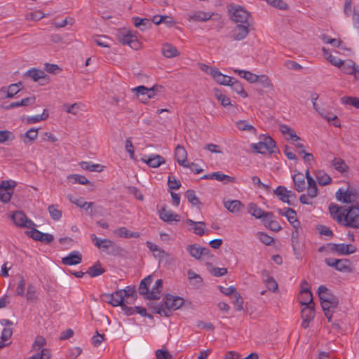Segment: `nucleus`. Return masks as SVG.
<instances>
[{"instance_id": "21", "label": "nucleus", "mask_w": 359, "mask_h": 359, "mask_svg": "<svg viewBox=\"0 0 359 359\" xmlns=\"http://www.w3.org/2000/svg\"><path fill=\"white\" fill-rule=\"evenodd\" d=\"M163 288V280L158 279L155 281L151 290H149L145 297L149 299H158Z\"/></svg>"}, {"instance_id": "3", "label": "nucleus", "mask_w": 359, "mask_h": 359, "mask_svg": "<svg viewBox=\"0 0 359 359\" xmlns=\"http://www.w3.org/2000/svg\"><path fill=\"white\" fill-rule=\"evenodd\" d=\"M116 37L119 43L128 45L133 50H139L142 48V43L137 39L136 35L126 29L118 30Z\"/></svg>"}, {"instance_id": "26", "label": "nucleus", "mask_w": 359, "mask_h": 359, "mask_svg": "<svg viewBox=\"0 0 359 359\" xmlns=\"http://www.w3.org/2000/svg\"><path fill=\"white\" fill-rule=\"evenodd\" d=\"M186 223L191 227L189 228L190 231H192L195 234L202 236L205 233V224L203 222H194L191 219H187Z\"/></svg>"}, {"instance_id": "9", "label": "nucleus", "mask_w": 359, "mask_h": 359, "mask_svg": "<svg viewBox=\"0 0 359 359\" xmlns=\"http://www.w3.org/2000/svg\"><path fill=\"white\" fill-rule=\"evenodd\" d=\"M344 12L347 17L352 13L353 26L359 33V6H354L352 11L351 0H346Z\"/></svg>"}, {"instance_id": "7", "label": "nucleus", "mask_w": 359, "mask_h": 359, "mask_svg": "<svg viewBox=\"0 0 359 359\" xmlns=\"http://www.w3.org/2000/svg\"><path fill=\"white\" fill-rule=\"evenodd\" d=\"M17 186L15 181L2 180L0 183V201L3 203L10 202L13 194L14 188Z\"/></svg>"}, {"instance_id": "46", "label": "nucleus", "mask_w": 359, "mask_h": 359, "mask_svg": "<svg viewBox=\"0 0 359 359\" xmlns=\"http://www.w3.org/2000/svg\"><path fill=\"white\" fill-rule=\"evenodd\" d=\"M213 92L215 98L221 103L223 107H226L231 104L230 99L224 94H223L219 89L214 88Z\"/></svg>"}, {"instance_id": "16", "label": "nucleus", "mask_w": 359, "mask_h": 359, "mask_svg": "<svg viewBox=\"0 0 359 359\" xmlns=\"http://www.w3.org/2000/svg\"><path fill=\"white\" fill-rule=\"evenodd\" d=\"M141 161L151 168H156L165 163V159L158 154H150L144 156Z\"/></svg>"}, {"instance_id": "23", "label": "nucleus", "mask_w": 359, "mask_h": 359, "mask_svg": "<svg viewBox=\"0 0 359 359\" xmlns=\"http://www.w3.org/2000/svg\"><path fill=\"white\" fill-rule=\"evenodd\" d=\"M273 193L280 200L288 204L290 203V198L294 196V194L292 191L287 189L283 186H278L273 191Z\"/></svg>"}, {"instance_id": "35", "label": "nucleus", "mask_w": 359, "mask_h": 359, "mask_svg": "<svg viewBox=\"0 0 359 359\" xmlns=\"http://www.w3.org/2000/svg\"><path fill=\"white\" fill-rule=\"evenodd\" d=\"M162 53L167 58H172L179 55L177 49L170 43L163 44L162 46Z\"/></svg>"}, {"instance_id": "45", "label": "nucleus", "mask_w": 359, "mask_h": 359, "mask_svg": "<svg viewBox=\"0 0 359 359\" xmlns=\"http://www.w3.org/2000/svg\"><path fill=\"white\" fill-rule=\"evenodd\" d=\"M298 299L302 306L314 305L311 292H299Z\"/></svg>"}, {"instance_id": "39", "label": "nucleus", "mask_w": 359, "mask_h": 359, "mask_svg": "<svg viewBox=\"0 0 359 359\" xmlns=\"http://www.w3.org/2000/svg\"><path fill=\"white\" fill-rule=\"evenodd\" d=\"M315 176L318 183L321 186L327 185L332 181L330 176L322 170L316 171Z\"/></svg>"}, {"instance_id": "53", "label": "nucleus", "mask_w": 359, "mask_h": 359, "mask_svg": "<svg viewBox=\"0 0 359 359\" xmlns=\"http://www.w3.org/2000/svg\"><path fill=\"white\" fill-rule=\"evenodd\" d=\"M314 317V305L304 306L302 309V319L312 320Z\"/></svg>"}, {"instance_id": "13", "label": "nucleus", "mask_w": 359, "mask_h": 359, "mask_svg": "<svg viewBox=\"0 0 359 359\" xmlns=\"http://www.w3.org/2000/svg\"><path fill=\"white\" fill-rule=\"evenodd\" d=\"M249 18V13L245 11L243 7L236 6L233 8L231 19L236 22H240L242 25H247L248 19Z\"/></svg>"}, {"instance_id": "32", "label": "nucleus", "mask_w": 359, "mask_h": 359, "mask_svg": "<svg viewBox=\"0 0 359 359\" xmlns=\"http://www.w3.org/2000/svg\"><path fill=\"white\" fill-rule=\"evenodd\" d=\"M230 83L231 84L228 85L227 86H230L233 91L236 93L243 98L248 97V93L244 90V88L240 81L234 78H232V81Z\"/></svg>"}, {"instance_id": "41", "label": "nucleus", "mask_w": 359, "mask_h": 359, "mask_svg": "<svg viewBox=\"0 0 359 359\" xmlns=\"http://www.w3.org/2000/svg\"><path fill=\"white\" fill-rule=\"evenodd\" d=\"M320 304H321V306H322L323 309L325 311V316L329 320H330L331 316H332L330 309H334L337 307V306L338 304L337 300L334 299V300H330V301H327V302H320Z\"/></svg>"}, {"instance_id": "22", "label": "nucleus", "mask_w": 359, "mask_h": 359, "mask_svg": "<svg viewBox=\"0 0 359 359\" xmlns=\"http://www.w3.org/2000/svg\"><path fill=\"white\" fill-rule=\"evenodd\" d=\"M159 217L161 219L168 223L179 222L180 219V217L178 214L165 208H162L159 211Z\"/></svg>"}, {"instance_id": "51", "label": "nucleus", "mask_w": 359, "mask_h": 359, "mask_svg": "<svg viewBox=\"0 0 359 359\" xmlns=\"http://www.w3.org/2000/svg\"><path fill=\"white\" fill-rule=\"evenodd\" d=\"M114 233L119 237L123 238H137L139 236L138 233L131 232L125 227L119 228L118 229L116 230Z\"/></svg>"}, {"instance_id": "19", "label": "nucleus", "mask_w": 359, "mask_h": 359, "mask_svg": "<svg viewBox=\"0 0 359 359\" xmlns=\"http://www.w3.org/2000/svg\"><path fill=\"white\" fill-rule=\"evenodd\" d=\"M224 207L231 213L238 214L244 208V204L239 200L224 199Z\"/></svg>"}, {"instance_id": "5", "label": "nucleus", "mask_w": 359, "mask_h": 359, "mask_svg": "<svg viewBox=\"0 0 359 359\" xmlns=\"http://www.w3.org/2000/svg\"><path fill=\"white\" fill-rule=\"evenodd\" d=\"M335 195L337 199L341 202L353 203L359 198V189L350 186L346 189L339 188Z\"/></svg>"}, {"instance_id": "63", "label": "nucleus", "mask_w": 359, "mask_h": 359, "mask_svg": "<svg viewBox=\"0 0 359 359\" xmlns=\"http://www.w3.org/2000/svg\"><path fill=\"white\" fill-rule=\"evenodd\" d=\"M163 87L161 86L155 85L151 88H147V100L149 101L150 99L154 98L158 93H161L163 90Z\"/></svg>"}, {"instance_id": "28", "label": "nucleus", "mask_w": 359, "mask_h": 359, "mask_svg": "<svg viewBox=\"0 0 359 359\" xmlns=\"http://www.w3.org/2000/svg\"><path fill=\"white\" fill-rule=\"evenodd\" d=\"M294 189L298 192H302L306 188L305 177L302 172H297L292 176Z\"/></svg>"}, {"instance_id": "31", "label": "nucleus", "mask_w": 359, "mask_h": 359, "mask_svg": "<svg viewBox=\"0 0 359 359\" xmlns=\"http://www.w3.org/2000/svg\"><path fill=\"white\" fill-rule=\"evenodd\" d=\"M146 244L147 248L153 252L154 256L156 258L161 259L168 256V254L160 248L157 245L149 241H147Z\"/></svg>"}, {"instance_id": "10", "label": "nucleus", "mask_w": 359, "mask_h": 359, "mask_svg": "<svg viewBox=\"0 0 359 359\" xmlns=\"http://www.w3.org/2000/svg\"><path fill=\"white\" fill-rule=\"evenodd\" d=\"M14 224L22 228H32L35 226L34 223L29 219L27 215L22 211H16L11 216Z\"/></svg>"}, {"instance_id": "12", "label": "nucleus", "mask_w": 359, "mask_h": 359, "mask_svg": "<svg viewBox=\"0 0 359 359\" xmlns=\"http://www.w3.org/2000/svg\"><path fill=\"white\" fill-rule=\"evenodd\" d=\"M25 74L33 79L34 81H39L41 85H46L49 83V76L41 69L33 68L28 70Z\"/></svg>"}, {"instance_id": "48", "label": "nucleus", "mask_w": 359, "mask_h": 359, "mask_svg": "<svg viewBox=\"0 0 359 359\" xmlns=\"http://www.w3.org/2000/svg\"><path fill=\"white\" fill-rule=\"evenodd\" d=\"M332 165L337 171L341 173L347 172L348 169V166L346 165L345 161L340 158H334L332 161Z\"/></svg>"}, {"instance_id": "30", "label": "nucleus", "mask_w": 359, "mask_h": 359, "mask_svg": "<svg viewBox=\"0 0 359 359\" xmlns=\"http://www.w3.org/2000/svg\"><path fill=\"white\" fill-rule=\"evenodd\" d=\"M211 17L212 13H210L197 11L190 14L189 20L195 22H203L209 20Z\"/></svg>"}, {"instance_id": "55", "label": "nucleus", "mask_w": 359, "mask_h": 359, "mask_svg": "<svg viewBox=\"0 0 359 359\" xmlns=\"http://www.w3.org/2000/svg\"><path fill=\"white\" fill-rule=\"evenodd\" d=\"M307 194L312 198L317 197L318 194V189L317 187L316 182L314 180L310 179V182L307 183Z\"/></svg>"}, {"instance_id": "6", "label": "nucleus", "mask_w": 359, "mask_h": 359, "mask_svg": "<svg viewBox=\"0 0 359 359\" xmlns=\"http://www.w3.org/2000/svg\"><path fill=\"white\" fill-rule=\"evenodd\" d=\"M251 148L256 152L265 154L266 152H274L276 143L274 140L269 136H263L262 140L257 143H252Z\"/></svg>"}, {"instance_id": "11", "label": "nucleus", "mask_w": 359, "mask_h": 359, "mask_svg": "<svg viewBox=\"0 0 359 359\" xmlns=\"http://www.w3.org/2000/svg\"><path fill=\"white\" fill-rule=\"evenodd\" d=\"M278 212L279 215L285 217L294 229L299 230L300 229V222L297 219V213L293 209L290 208L278 209Z\"/></svg>"}, {"instance_id": "20", "label": "nucleus", "mask_w": 359, "mask_h": 359, "mask_svg": "<svg viewBox=\"0 0 359 359\" xmlns=\"http://www.w3.org/2000/svg\"><path fill=\"white\" fill-rule=\"evenodd\" d=\"M175 156L178 164L183 167H189L187 162V153L184 147L177 145L175 150Z\"/></svg>"}, {"instance_id": "54", "label": "nucleus", "mask_w": 359, "mask_h": 359, "mask_svg": "<svg viewBox=\"0 0 359 359\" xmlns=\"http://www.w3.org/2000/svg\"><path fill=\"white\" fill-rule=\"evenodd\" d=\"M133 22L136 27L140 28L141 30H144L147 29L148 27L151 26V22L147 18H140L139 17L133 18Z\"/></svg>"}, {"instance_id": "33", "label": "nucleus", "mask_w": 359, "mask_h": 359, "mask_svg": "<svg viewBox=\"0 0 359 359\" xmlns=\"http://www.w3.org/2000/svg\"><path fill=\"white\" fill-rule=\"evenodd\" d=\"M233 72L237 74L240 77L245 79L249 83H253L257 82V75L243 69H233Z\"/></svg>"}, {"instance_id": "36", "label": "nucleus", "mask_w": 359, "mask_h": 359, "mask_svg": "<svg viewBox=\"0 0 359 359\" xmlns=\"http://www.w3.org/2000/svg\"><path fill=\"white\" fill-rule=\"evenodd\" d=\"M358 66L351 60L343 61L341 66L342 72L346 74L353 75L355 69Z\"/></svg>"}, {"instance_id": "59", "label": "nucleus", "mask_w": 359, "mask_h": 359, "mask_svg": "<svg viewBox=\"0 0 359 359\" xmlns=\"http://www.w3.org/2000/svg\"><path fill=\"white\" fill-rule=\"evenodd\" d=\"M94 41L96 43V44L99 46H102L105 48H110V39L106 36L100 35V36H96L93 39Z\"/></svg>"}, {"instance_id": "49", "label": "nucleus", "mask_w": 359, "mask_h": 359, "mask_svg": "<svg viewBox=\"0 0 359 359\" xmlns=\"http://www.w3.org/2000/svg\"><path fill=\"white\" fill-rule=\"evenodd\" d=\"M79 165L83 170H89V171H96L101 172L102 170L103 166L100 164H93L90 162L82 161L79 163Z\"/></svg>"}, {"instance_id": "38", "label": "nucleus", "mask_w": 359, "mask_h": 359, "mask_svg": "<svg viewBox=\"0 0 359 359\" xmlns=\"http://www.w3.org/2000/svg\"><path fill=\"white\" fill-rule=\"evenodd\" d=\"M236 126L241 131H247L254 135L257 134V129L246 120L236 121Z\"/></svg>"}, {"instance_id": "14", "label": "nucleus", "mask_w": 359, "mask_h": 359, "mask_svg": "<svg viewBox=\"0 0 359 359\" xmlns=\"http://www.w3.org/2000/svg\"><path fill=\"white\" fill-rule=\"evenodd\" d=\"M248 212L257 219H271L272 213L262 210L257 204L250 203L248 205Z\"/></svg>"}, {"instance_id": "17", "label": "nucleus", "mask_w": 359, "mask_h": 359, "mask_svg": "<svg viewBox=\"0 0 359 359\" xmlns=\"http://www.w3.org/2000/svg\"><path fill=\"white\" fill-rule=\"evenodd\" d=\"M325 263L332 267H334L337 270L342 272L349 271V262L347 259H337L333 258H327Z\"/></svg>"}, {"instance_id": "64", "label": "nucleus", "mask_w": 359, "mask_h": 359, "mask_svg": "<svg viewBox=\"0 0 359 359\" xmlns=\"http://www.w3.org/2000/svg\"><path fill=\"white\" fill-rule=\"evenodd\" d=\"M51 357L50 351L48 348H42L40 353H36L28 359H50Z\"/></svg>"}, {"instance_id": "40", "label": "nucleus", "mask_w": 359, "mask_h": 359, "mask_svg": "<svg viewBox=\"0 0 359 359\" xmlns=\"http://www.w3.org/2000/svg\"><path fill=\"white\" fill-rule=\"evenodd\" d=\"M122 311L126 314L127 316H132L135 313L140 314L142 316H145L147 315V310L144 308L140 307V306H135L133 307H129L126 305L122 306Z\"/></svg>"}, {"instance_id": "4", "label": "nucleus", "mask_w": 359, "mask_h": 359, "mask_svg": "<svg viewBox=\"0 0 359 359\" xmlns=\"http://www.w3.org/2000/svg\"><path fill=\"white\" fill-rule=\"evenodd\" d=\"M184 304V299L178 296L167 294L165 297L164 304L166 309L163 308L158 309V313L160 315L170 316L172 311L180 309Z\"/></svg>"}, {"instance_id": "57", "label": "nucleus", "mask_w": 359, "mask_h": 359, "mask_svg": "<svg viewBox=\"0 0 359 359\" xmlns=\"http://www.w3.org/2000/svg\"><path fill=\"white\" fill-rule=\"evenodd\" d=\"M68 198L72 203L76 204L78 207L80 208H85V205H87V209H89L93 205V203L84 202L82 198H76L72 195H68Z\"/></svg>"}, {"instance_id": "58", "label": "nucleus", "mask_w": 359, "mask_h": 359, "mask_svg": "<svg viewBox=\"0 0 359 359\" xmlns=\"http://www.w3.org/2000/svg\"><path fill=\"white\" fill-rule=\"evenodd\" d=\"M116 297H114V306H121L122 309V306L125 305L123 304L124 299L126 297L125 295V292L123 290H116L115 292Z\"/></svg>"}, {"instance_id": "8", "label": "nucleus", "mask_w": 359, "mask_h": 359, "mask_svg": "<svg viewBox=\"0 0 359 359\" xmlns=\"http://www.w3.org/2000/svg\"><path fill=\"white\" fill-rule=\"evenodd\" d=\"M327 250L339 255H347L355 252V248L351 244L345 243H329Z\"/></svg>"}, {"instance_id": "25", "label": "nucleus", "mask_w": 359, "mask_h": 359, "mask_svg": "<svg viewBox=\"0 0 359 359\" xmlns=\"http://www.w3.org/2000/svg\"><path fill=\"white\" fill-rule=\"evenodd\" d=\"M81 261L82 255L78 251H73L62 259V263L69 266L80 264Z\"/></svg>"}, {"instance_id": "43", "label": "nucleus", "mask_w": 359, "mask_h": 359, "mask_svg": "<svg viewBox=\"0 0 359 359\" xmlns=\"http://www.w3.org/2000/svg\"><path fill=\"white\" fill-rule=\"evenodd\" d=\"M90 237L94 245L103 250L108 249L111 243L110 240L100 239L97 238L95 234H91Z\"/></svg>"}, {"instance_id": "29", "label": "nucleus", "mask_w": 359, "mask_h": 359, "mask_svg": "<svg viewBox=\"0 0 359 359\" xmlns=\"http://www.w3.org/2000/svg\"><path fill=\"white\" fill-rule=\"evenodd\" d=\"M186 250L191 256L192 257L195 258L196 259H201V256L203 255L204 251L205 250V248L201 247L198 244H191L188 245L186 247Z\"/></svg>"}, {"instance_id": "15", "label": "nucleus", "mask_w": 359, "mask_h": 359, "mask_svg": "<svg viewBox=\"0 0 359 359\" xmlns=\"http://www.w3.org/2000/svg\"><path fill=\"white\" fill-rule=\"evenodd\" d=\"M316 111L319 114V115L325 119L327 122L330 123L332 125L337 128L341 127V121L333 112L331 111H328L325 108H318Z\"/></svg>"}, {"instance_id": "61", "label": "nucleus", "mask_w": 359, "mask_h": 359, "mask_svg": "<svg viewBox=\"0 0 359 359\" xmlns=\"http://www.w3.org/2000/svg\"><path fill=\"white\" fill-rule=\"evenodd\" d=\"M57 207V205H50L48 208V210L51 218L55 221L59 220L62 217V212L61 210H58Z\"/></svg>"}, {"instance_id": "50", "label": "nucleus", "mask_w": 359, "mask_h": 359, "mask_svg": "<svg viewBox=\"0 0 359 359\" xmlns=\"http://www.w3.org/2000/svg\"><path fill=\"white\" fill-rule=\"evenodd\" d=\"M20 91V88H18L17 85L11 84L7 90L6 88L0 89V93H6L5 97L13 98L16 94Z\"/></svg>"}, {"instance_id": "27", "label": "nucleus", "mask_w": 359, "mask_h": 359, "mask_svg": "<svg viewBox=\"0 0 359 359\" xmlns=\"http://www.w3.org/2000/svg\"><path fill=\"white\" fill-rule=\"evenodd\" d=\"M248 26L249 24L237 25L233 30L232 37L236 41L245 39L249 32Z\"/></svg>"}, {"instance_id": "2", "label": "nucleus", "mask_w": 359, "mask_h": 359, "mask_svg": "<svg viewBox=\"0 0 359 359\" xmlns=\"http://www.w3.org/2000/svg\"><path fill=\"white\" fill-rule=\"evenodd\" d=\"M198 66L202 72L210 75L218 84L225 86L231 84L233 77L222 74L217 67L203 63L199 64Z\"/></svg>"}, {"instance_id": "18", "label": "nucleus", "mask_w": 359, "mask_h": 359, "mask_svg": "<svg viewBox=\"0 0 359 359\" xmlns=\"http://www.w3.org/2000/svg\"><path fill=\"white\" fill-rule=\"evenodd\" d=\"M203 178L208 180H215L224 184H232L236 182V178L234 177L225 175L222 172H211L205 175Z\"/></svg>"}, {"instance_id": "60", "label": "nucleus", "mask_w": 359, "mask_h": 359, "mask_svg": "<svg viewBox=\"0 0 359 359\" xmlns=\"http://www.w3.org/2000/svg\"><path fill=\"white\" fill-rule=\"evenodd\" d=\"M291 241L293 251L297 254L301 247L299 240V230L295 229V231L292 233Z\"/></svg>"}, {"instance_id": "44", "label": "nucleus", "mask_w": 359, "mask_h": 359, "mask_svg": "<svg viewBox=\"0 0 359 359\" xmlns=\"http://www.w3.org/2000/svg\"><path fill=\"white\" fill-rule=\"evenodd\" d=\"M104 271L105 270L102 268L101 264L97 261L92 266L88 268L86 273L88 274L90 277H97L104 273Z\"/></svg>"}, {"instance_id": "62", "label": "nucleus", "mask_w": 359, "mask_h": 359, "mask_svg": "<svg viewBox=\"0 0 359 359\" xmlns=\"http://www.w3.org/2000/svg\"><path fill=\"white\" fill-rule=\"evenodd\" d=\"M46 344V339L41 335L36 337L34 342L32 344V349L38 351L41 349Z\"/></svg>"}, {"instance_id": "42", "label": "nucleus", "mask_w": 359, "mask_h": 359, "mask_svg": "<svg viewBox=\"0 0 359 359\" xmlns=\"http://www.w3.org/2000/svg\"><path fill=\"white\" fill-rule=\"evenodd\" d=\"M152 280L153 276L151 275L147 276L141 280L139 286V292L140 294L143 295L144 297L146 296L149 291V286L151 285Z\"/></svg>"}, {"instance_id": "47", "label": "nucleus", "mask_w": 359, "mask_h": 359, "mask_svg": "<svg viewBox=\"0 0 359 359\" xmlns=\"http://www.w3.org/2000/svg\"><path fill=\"white\" fill-rule=\"evenodd\" d=\"M322 51L323 53V55L324 57L326 58L327 60H328L332 65L335 66V67H341V65H342V62L343 61L336 57V56H334L332 55L331 53H329V51L325 48H322Z\"/></svg>"}, {"instance_id": "56", "label": "nucleus", "mask_w": 359, "mask_h": 359, "mask_svg": "<svg viewBox=\"0 0 359 359\" xmlns=\"http://www.w3.org/2000/svg\"><path fill=\"white\" fill-rule=\"evenodd\" d=\"M68 180H73V183H79L80 184H90V182L83 175L78 174H72L67 176Z\"/></svg>"}, {"instance_id": "52", "label": "nucleus", "mask_w": 359, "mask_h": 359, "mask_svg": "<svg viewBox=\"0 0 359 359\" xmlns=\"http://www.w3.org/2000/svg\"><path fill=\"white\" fill-rule=\"evenodd\" d=\"M340 101L344 105L353 106L359 109V98L356 97L344 96L341 98Z\"/></svg>"}, {"instance_id": "24", "label": "nucleus", "mask_w": 359, "mask_h": 359, "mask_svg": "<svg viewBox=\"0 0 359 359\" xmlns=\"http://www.w3.org/2000/svg\"><path fill=\"white\" fill-rule=\"evenodd\" d=\"M279 130L287 141L294 142L300 140L299 137L297 135L295 131L288 126L281 124L279 126Z\"/></svg>"}, {"instance_id": "34", "label": "nucleus", "mask_w": 359, "mask_h": 359, "mask_svg": "<svg viewBox=\"0 0 359 359\" xmlns=\"http://www.w3.org/2000/svg\"><path fill=\"white\" fill-rule=\"evenodd\" d=\"M139 100L144 104L148 102L147 100V88L144 86H139L132 89Z\"/></svg>"}, {"instance_id": "1", "label": "nucleus", "mask_w": 359, "mask_h": 359, "mask_svg": "<svg viewBox=\"0 0 359 359\" xmlns=\"http://www.w3.org/2000/svg\"><path fill=\"white\" fill-rule=\"evenodd\" d=\"M332 217L346 226L359 228V205L348 208L331 205L329 208Z\"/></svg>"}, {"instance_id": "37", "label": "nucleus", "mask_w": 359, "mask_h": 359, "mask_svg": "<svg viewBox=\"0 0 359 359\" xmlns=\"http://www.w3.org/2000/svg\"><path fill=\"white\" fill-rule=\"evenodd\" d=\"M318 293L320 302L337 299L324 285L319 286Z\"/></svg>"}]
</instances>
